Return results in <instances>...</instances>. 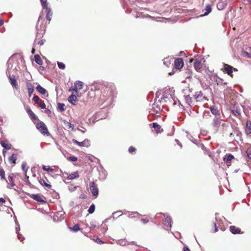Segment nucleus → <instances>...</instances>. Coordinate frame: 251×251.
I'll return each instance as SVG.
<instances>
[{"label": "nucleus", "mask_w": 251, "mask_h": 251, "mask_svg": "<svg viewBox=\"0 0 251 251\" xmlns=\"http://www.w3.org/2000/svg\"><path fill=\"white\" fill-rule=\"evenodd\" d=\"M95 96L98 95L100 92V96L99 98V104L102 106L101 108H108L112 106L115 97L116 88L113 84L105 82L98 87L94 86Z\"/></svg>", "instance_id": "1"}, {"label": "nucleus", "mask_w": 251, "mask_h": 251, "mask_svg": "<svg viewBox=\"0 0 251 251\" xmlns=\"http://www.w3.org/2000/svg\"><path fill=\"white\" fill-rule=\"evenodd\" d=\"M174 92L170 89L166 90L163 97L158 100L159 102L165 103L167 102L170 98L173 99V94Z\"/></svg>", "instance_id": "2"}, {"label": "nucleus", "mask_w": 251, "mask_h": 251, "mask_svg": "<svg viewBox=\"0 0 251 251\" xmlns=\"http://www.w3.org/2000/svg\"><path fill=\"white\" fill-rule=\"evenodd\" d=\"M37 129L43 134L49 136L50 135L46 125L42 122L38 123L36 125Z\"/></svg>", "instance_id": "3"}, {"label": "nucleus", "mask_w": 251, "mask_h": 251, "mask_svg": "<svg viewBox=\"0 0 251 251\" xmlns=\"http://www.w3.org/2000/svg\"><path fill=\"white\" fill-rule=\"evenodd\" d=\"M89 189L93 196L97 197L98 196L99 190L94 181L90 182Z\"/></svg>", "instance_id": "4"}, {"label": "nucleus", "mask_w": 251, "mask_h": 251, "mask_svg": "<svg viewBox=\"0 0 251 251\" xmlns=\"http://www.w3.org/2000/svg\"><path fill=\"white\" fill-rule=\"evenodd\" d=\"M72 142L74 144H76L78 146H79V147H88L90 146V142L87 139H85L82 142H78L76 140L73 139L72 140Z\"/></svg>", "instance_id": "5"}, {"label": "nucleus", "mask_w": 251, "mask_h": 251, "mask_svg": "<svg viewBox=\"0 0 251 251\" xmlns=\"http://www.w3.org/2000/svg\"><path fill=\"white\" fill-rule=\"evenodd\" d=\"M6 74L7 76L8 77L10 84H11L12 87L17 89L18 88V86L17 80L15 78V76L14 75H11L9 72H6Z\"/></svg>", "instance_id": "6"}, {"label": "nucleus", "mask_w": 251, "mask_h": 251, "mask_svg": "<svg viewBox=\"0 0 251 251\" xmlns=\"http://www.w3.org/2000/svg\"><path fill=\"white\" fill-rule=\"evenodd\" d=\"M221 121L222 120L220 117H215L213 119L211 126L216 130H217L220 127Z\"/></svg>", "instance_id": "7"}, {"label": "nucleus", "mask_w": 251, "mask_h": 251, "mask_svg": "<svg viewBox=\"0 0 251 251\" xmlns=\"http://www.w3.org/2000/svg\"><path fill=\"white\" fill-rule=\"evenodd\" d=\"M184 65L183 60L181 58H178L175 59L174 62V67L176 69L180 70Z\"/></svg>", "instance_id": "8"}, {"label": "nucleus", "mask_w": 251, "mask_h": 251, "mask_svg": "<svg viewBox=\"0 0 251 251\" xmlns=\"http://www.w3.org/2000/svg\"><path fill=\"white\" fill-rule=\"evenodd\" d=\"M233 67L232 66L225 64V67L223 69V70L225 73H226L228 75L232 76L233 75Z\"/></svg>", "instance_id": "9"}, {"label": "nucleus", "mask_w": 251, "mask_h": 251, "mask_svg": "<svg viewBox=\"0 0 251 251\" xmlns=\"http://www.w3.org/2000/svg\"><path fill=\"white\" fill-rule=\"evenodd\" d=\"M194 66L195 69L197 72H200L201 68L202 66V63L201 62V60L196 59L194 62Z\"/></svg>", "instance_id": "10"}, {"label": "nucleus", "mask_w": 251, "mask_h": 251, "mask_svg": "<svg viewBox=\"0 0 251 251\" xmlns=\"http://www.w3.org/2000/svg\"><path fill=\"white\" fill-rule=\"evenodd\" d=\"M36 90L41 94L43 95L46 96L47 97H48L49 93L48 91L44 88L43 87H42L40 84H38L36 88Z\"/></svg>", "instance_id": "11"}, {"label": "nucleus", "mask_w": 251, "mask_h": 251, "mask_svg": "<svg viewBox=\"0 0 251 251\" xmlns=\"http://www.w3.org/2000/svg\"><path fill=\"white\" fill-rule=\"evenodd\" d=\"M172 219L170 216L167 215L166 217L163 220V224L164 226L171 227H172Z\"/></svg>", "instance_id": "12"}, {"label": "nucleus", "mask_w": 251, "mask_h": 251, "mask_svg": "<svg viewBox=\"0 0 251 251\" xmlns=\"http://www.w3.org/2000/svg\"><path fill=\"white\" fill-rule=\"evenodd\" d=\"M30 197L38 202H46V201L43 200L42 197L39 194H32L31 195Z\"/></svg>", "instance_id": "13"}, {"label": "nucleus", "mask_w": 251, "mask_h": 251, "mask_svg": "<svg viewBox=\"0 0 251 251\" xmlns=\"http://www.w3.org/2000/svg\"><path fill=\"white\" fill-rule=\"evenodd\" d=\"M75 88L73 89V91L78 93L77 89L81 90L83 88V82L79 80L75 81Z\"/></svg>", "instance_id": "14"}, {"label": "nucleus", "mask_w": 251, "mask_h": 251, "mask_svg": "<svg viewBox=\"0 0 251 251\" xmlns=\"http://www.w3.org/2000/svg\"><path fill=\"white\" fill-rule=\"evenodd\" d=\"M161 103V102H159L158 100H157V99L155 98L154 99V103L153 104L152 109H155V110L156 111H157L158 110H159V111L161 110V106L160 104V103Z\"/></svg>", "instance_id": "15"}, {"label": "nucleus", "mask_w": 251, "mask_h": 251, "mask_svg": "<svg viewBox=\"0 0 251 251\" xmlns=\"http://www.w3.org/2000/svg\"><path fill=\"white\" fill-rule=\"evenodd\" d=\"M230 231L233 234H239L241 232V229L237 228L234 226H231L229 227Z\"/></svg>", "instance_id": "16"}, {"label": "nucleus", "mask_w": 251, "mask_h": 251, "mask_svg": "<svg viewBox=\"0 0 251 251\" xmlns=\"http://www.w3.org/2000/svg\"><path fill=\"white\" fill-rule=\"evenodd\" d=\"M209 109L210 110L211 113L214 115H220V112L219 111V110L218 109L217 107H216L215 106H214V105H212V106H211L210 107H209Z\"/></svg>", "instance_id": "17"}, {"label": "nucleus", "mask_w": 251, "mask_h": 251, "mask_svg": "<svg viewBox=\"0 0 251 251\" xmlns=\"http://www.w3.org/2000/svg\"><path fill=\"white\" fill-rule=\"evenodd\" d=\"M234 158V156L231 154L228 153L226 154L224 157L223 160L226 161V163H230L233 159Z\"/></svg>", "instance_id": "18"}, {"label": "nucleus", "mask_w": 251, "mask_h": 251, "mask_svg": "<svg viewBox=\"0 0 251 251\" xmlns=\"http://www.w3.org/2000/svg\"><path fill=\"white\" fill-rule=\"evenodd\" d=\"M245 132L247 135L251 134V121H247L245 128Z\"/></svg>", "instance_id": "19"}, {"label": "nucleus", "mask_w": 251, "mask_h": 251, "mask_svg": "<svg viewBox=\"0 0 251 251\" xmlns=\"http://www.w3.org/2000/svg\"><path fill=\"white\" fill-rule=\"evenodd\" d=\"M26 86L28 89V96L30 97L34 92V88L33 85L29 82L26 83Z\"/></svg>", "instance_id": "20"}, {"label": "nucleus", "mask_w": 251, "mask_h": 251, "mask_svg": "<svg viewBox=\"0 0 251 251\" xmlns=\"http://www.w3.org/2000/svg\"><path fill=\"white\" fill-rule=\"evenodd\" d=\"M203 11H205L204 14L201 15V17L205 16L208 15L212 11L211 7L210 5H207L204 9L203 10Z\"/></svg>", "instance_id": "21"}, {"label": "nucleus", "mask_w": 251, "mask_h": 251, "mask_svg": "<svg viewBox=\"0 0 251 251\" xmlns=\"http://www.w3.org/2000/svg\"><path fill=\"white\" fill-rule=\"evenodd\" d=\"M122 215V212L121 211H117L116 212H115L114 213H113V215L112 216L110 217V218H107L103 222V223H106V222H107L108 221V220L111 219L112 217L113 218V219H115V216H116L117 217H119L120 216H121Z\"/></svg>", "instance_id": "22"}, {"label": "nucleus", "mask_w": 251, "mask_h": 251, "mask_svg": "<svg viewBox=\"0 0 251 251\" xmlns=\"http://www.w3.org/2000/svg\"><path fill=\"white\" fill-rule=\"evenodd\" d=\"M231 113L233 115L236 116H239L241 115L240 109V108H237V107H233L231 109Z\"/></svg>", "instance_id": "23"}, {"label": "nucleus", "mask_w": 251, "mask_h": 251, "mask_svg": "<svg viewBox=\"0 0 251 251\" xmlns=\"http://www.w3.org/2000/svg\"><path fill=\"white\" fill-rule=\"evenodd\" d=\"M79 176V174L77 171L74 172L73 173L70 174L68 177L67 179L69 180H72L73 179L77 178Z\"/></svg>", "instance_id": "24"}, {"label": "nucleus", "mask_w": 251, "mask_h": 251, "mask_svg": "<svg viewBox=\"0 0 251 251\" xmlns=\"http://www.w3.org/2000/svg\"><path fill=\"white\" fill-rule=\"evenodd\" d=\"M45 9H46V12H47L46 18L50 22V20L51 19V17L52 15V13L51 12V9H50V8H49L48 7L45 8Z\"/></svg>", "instance_id": "25"}, {"label": "nucleus", "mask_w": 251, "mask_h": 251, "mask_svg": "<svg viewBox=\"0 0 251 251\" xmlns=\"http://www.w3.org/2000/svg\"><path fill=\"white\" fill-rule=\"evenodd\" d=\"M68 100L73 105H75V102L77 100V98L75 95H72L69 97Z\"/></svg>", "instance_id": "26"}, {"label": "nucleus", "mask_w": 251, "mask_h": 251, "mask_svg": "<svg viewBox=\"0 0 251 251\" xmlns=\"http://www.w3.org/2000/svg\"><path fill=\"white\" fill-rule=\"evenodd\" d=\"M38 180L41 185H42V186H45L49 189H51V185L50 184L46 183V180L45 179L40 178V179H38Z\"/></svg>", "instance_id": "27"}, {"label": "nucleus", "mask_w": 251, "mask_h": 251, "mask_svg": "<svg viewBox=\"0 0 251 251\" xmlns=\"http://www.w3.org/2000/svg\"><path fill=\"white\" fill-rule=\"evenodd\" d=\"M26 112L30 116V118L33 120H36L37 119V117L35 115V114L32 111L30 108H27L26 109Z\"/></svg>", "instance_id": "28"}, {"label": "nucleus", "mask_w": 251, "mask_h": 251, "mask_svg": "<svg viewBox=\"0 0 251 251\" xmlns=\"http://www.w3.org/2000/svg\"><path fill=\"white\" fill-rule=\"evenodd\" d=\"M234 134L236 135V139H240L241 138L242 133L239 130L238 128L236 127L233 129Z\"/></svg>", "instance_id": "29"}, {"label": "nucleus", "mask_w": 251, "mask_h": 251, "mask_svg": "<svg viewBox=\"0 0 251 251\" xmlns=\"http://www.w3.org/2000/svg\"><path fill=\"white\" fill-rule=\"evenodd\" d=\"M184 99L186 103L189 106H191V104L192 103V99L189 96V95H185Z\"/></svg>", "instance_id": "30"}, {"label": "nucleus", "mask_w": 251, "mask_h": 251, "mask_svg": "<svg viewBox=\"0 0 251 251\" xmlns=\"http://www.w3.org/2000/svg\"><path fill=\"white\" fill-rule=\"evenodd\" d=\"M34 58H35V61L37 64L40 65H42L43 61L42 60L39 55H38V54L35 55Z\"/></svg>", "instance_id": "31"}, {"label": "nucleus", "mask_w": 251, "mask_h": 251, "mask_svg": "<svg viewBox=\"0 0 251 251\" xmlns=\"http://www.w3.org/2000/svg\"><path fill=\"white\" fill-rule=\"evenodd\" d=\"M0 145L1 146L6 150H10L11 148V145L10 144H6L4 141H1Z\"/></svg>", "instance_id": "32"}, {"label": "nucleus", "mask_w": 251, "mask_h": 251, "mask_svg": "<svg viewBox=\"0 0 251 251\" xmlns=\"http://www.w3.org/2000/svg\"><path fill=\"white\" fill-rule=\"evenodd\" d=\"M69 229L75 232L79 230H81V229L79 227V225L78 224H75L73 227H69Z\"/></svg>", "instance_id": "33"}, {"label": "nucleus", "mask_w": 251, "mask_h": 251, "mask_svg": "<svg viewBox=\"0 0 251 251\" xmlns=\"http://www.w3.org/2000/svg\"><path fill=\"white\" fill-rule=\"evenodd\" d=\"M17 154H13L9 158V161L11 163L15 164L17 160Z\"/></svg>", "instance_id": "34"}, {"label": "nucleus", "mask_w": 251, "mask_h": 251, "mask_svg": "<svg viewBox=\"0 0 251 251\" xmlns=\"http://www.w3.org/2000/svg\"><path fill=\"white\" fill-rule=\"evenodd\" d=\"M26 162H23L22 163V170L25 173V176H26V174H27V171L28 170V167H26Z\"/></svg>", "instance_id": "35"}, {"label": "nucleus", "mask_w": 251, "mask_h": 251, "mask_svg": "<svg viewBox=\"0 0 251 251\" xmlns=\"http://www.w3.org/2000/svg\"><path fill=\"white\" fill-rule=\"evenodd\" d=\"M140 216H141V215L140 214H139L138 212H132L129 213L128 216L130 218H133L137 217Z\"/></svg>", "instance_id": "36"}, {"label": "nucleus", "mask_w": 251, "mask_h": 251, "mask_svg": "<svg viewBox=\"0 0 251 251\" xmlns=\"http://www.w3.org/2000/svg\"><path fill=\"white\" fill-rule=\"evenodd\" d=\"M14 177V175L13 174L9 175L8 176V179L11 187H13L15 185V184L12 181V179Z\"/></svg>", "instance_id": "37"}, {"label": "nucleus", "mask_w": 251, "mask_h": 251, "mask_svg": "<svg viewBox=\"0 0 251 251\" xmlns=\"http://www.w3.org/2000/svg\"><path fill=\"white\" fill-rule=\"evenodd\" d=\"M95 210V205L92 203L89 207L88 212L89 214H92L94 212Z\"/></svg>", "instance_id": "38"}, {"label": "nucleus", "mask_w": 251, "mask_h": 251, "mask_svg": "<svg viewBox=\"0 0 251 251\" xmlns=\"http://www.w3.org/2000/svg\"><path fill=\"white\" fill-rule=\"evenodd\" d=\"M57 105L58 109L61 112L64 111L65 110V104L64 103L58 102L57 103Z\"/></svg>", "instance_id": "39"}, {"label": "nucleus", "mask_w": 251, "mask_h": 251, "mask_svg": "<svg viewBox=\"0 0 251 251\" xmlns=\"http://www.w3.org/2000/svg\"><path fill=\"white\" fill-rule=\"evenodd\" d=\"M42 169L43 170L46 171L48 172H52L53 171V169L51 167H49L48 168H47L45 165L42 166Z\"/></svg>", "instance_id": "40"}, {"label": "nucleus", "mask_w": 251, "mask_h": 251, "mask_svg": "<svg viewBox=\"0 0 251 251\" xmlns=\"http://www.w3.org/2000/svg\"><path fill=\"white\" fill-rule=\"evenodd\" d=\"M57 63L58 67L59 69H62V70H64L65 69L66 66L63 63L57 61Z\"/></svg>", "instance_id": "41"}, {"label": "nucleus", "mask_w": 251, "mask_h": 251, "mask_svg": "<svg viewBox=\"0 0 251 251\" xmlns=\"http://www.w3.org/2000/svg\"><path fill=\"white\" fill-rule=\"evenodd\" d=\"M76 186H75L73 184H70L68 186V189L70 192H74L76 190Z\"/></svg>", "instance_id": "42"}, {"label": "nucleus", "mask_w": 251, "mask_h": 251, "mask_svg": "<svg viewBox=\"0 0 251 251\" xmlns=\"http://www.w3.org/2000/svg\"><path fill=\"white\" fill-rule=\"evenodd\" d=\"M100 175L103 179H105L107 176V174L105 170H102Z\"/></svg>", "instance_id": "43"}, {"label": "nucleus", "mask_w": 251, "mask_h": 251, "mask_svg": "<svg viewBox=\"0 0 251 251\" xmlns=\"http://www.w3.org/2000/svg\"><path fill=\"white\" fill-rule=\"evenodd\" d=\"M41 3V5L43 8L47 7V0H40Z\"/></svg>", "instance_id": "44"}, {"label": "nucleus", "mask_w": 251, "mask_h": 251, "mask_svg": "<svg viewBox=\"0 0 251 251\" xmlns=\"http://www.w3.org/2000/svg\"><path fill=\"white\" fill-rule=\"evenodd\" d=\"M15 223H16V226L15 227V230H16V233H19V231H20V225L18 224L17 223V220H16V218H15Z\"/></svg>", "instance_id": "45"}, {"label": "nucleus", "mask_w": 251, "mask_h": 251, "mask_svg": "<svg viewBox=\"0 0 251 251\" xmlns=\"http://www.w3.org/2000/svg\"><path fill=\"white\" fill-rule=\"evenodd\" d=\"M33 100L36 103H39L41 101V100H40L39 97L36 95H35L33 97Z\"/></svg>", "instance_id": "46"}, {"label": "nucleus", "mask_w": 251, "mask_h": 251, "mask_svg": "<svg viewBox=\"0 0 251 251\" xmlns=\"http://www.w3.org/2000/svg\"><path fill=\"white\" fill-rule=\"evenodd\" d=\"M152 127L157 129H160L161 128V126L158 125L157 123H152Z\"/></svg>", "instance_id": "47"}, {"label": "nucleus", "mask_w": 251, "mask_h": 251, "mask_svg": "<svg viewBox=\"0 0 251 251\" xmlns=\"http://www.w3.org/2000/svg\"><path fill=\"white\" fill-rule=\"evenodd\" d=\"M36 39H35L34 40V43H33V48L32 49V50H31V53L32 54H34L35 52V48H36Z\"/></svg>", "instance_id": "48"}, {"label": "nucleus", "mask_w": 251, "mask_h": 251, "mask_svg": "<svg viewBox=\"0 0 251 251\" xmlns=\"http://www.w3.org/2000/svg\"><path fill=\"white\" fill-rule=\"evenodd\" d=\"M94 240L98 244H102L104 243V242L102 241V240H101L100 239V238H99L98 237H96V239H94Z\"/></svg>", "instance_id": "49"}, {"label": "nucleus", "mask_w": 251, "mask_h": 251, "mask_svg": "<svg viewBox=\"0 0 251 251\" xmlns=\"http://www.w3.org/2000/svg\"><path fill=\"white\" fill-rule=\"evenodd\" d=\"M0 176H1V179L6 180L5 177V172L3 169H1V171L0 174Z\"/></svg>", "instance_id": "50"}, {"label": "nucleus", "mask_w": 251, "mask_h": 251, "mask_svg": "<svg viewBox=\"0 0 251 251\" xmlns=\"http://www.w3.org/2000/svg\"><path fill=\"white\" fill-rule=\"evenodd\" d=\"M39 106L41 109H44L46 108V104L44 101H41L39 103Z\"/></svg>", "instance_id": "51"}, {"label": "nucleus", "mask_w": 251, "mask_h": 251, "mask_svg": "<svg viewBox=\"0 0 251 251\" xmlns=\"http://www.w3.org/2000/svg\"><path fill=\"white\" fill-rule=\"evenodd\" d=\"M45 42V39H42L39 41H37V40H36V46L37 45L42 46L44 44Z\"/></svg>", "instance_id": "52"}, {"label": "nucleus", "mask_w": 251, "mask_h": 251, "mask_svg": "<svg viewBox=\"0 0 251 251\" xmlns=\"http://www.w3.org/2000/svg\"><path fill=\"white\" fill-rule=\"evenodd\" d=\"M25 176V184L28 186H30L31 183L29 180V176L26 175V176Z\"/></svg>", "instance_id": "53"}, {"label": "nucleus", "mask_w": 251, "mask_h": 251, "mask_svg": "<svg viewBox=\"0 0 251 251\" xmlns=\"http://www.w3.org/2000/svg\"><path fill=\"white\" fill-rule=\"evenodd\" d=\"M136 149L132 146H130L128 149V151L130 153H133L135 151Z\"/></svg>", "instance_id": "54"}, {"label": "nucleus", "mask_w": 251, "mask_h": 251, "mask_svg": "<svg viewBox=\"0 0 251 251\" xmlns=\"http://www.w3.org/2000/svg\"><path fill=\"white\" fill-rule=\"evenodd\" d=\"M96 227V226L95 225L94 222H90V226L89 227V228L90 229H93Z\"/></svg>", "instance_id": "55"}, {"label": "nucleus", "mask_w": 251, "mask_h": 251, "mask_svg": "<svg viewBox=\"0 0 251 251\" xmlns=\"http://www.w3.org/2000/svg\"><path fill=\"white\" fill-rule=\"evenodd\" d=\"M69 160L71 161L75 162L77 161V158L75 156H72L69 157Z\"/></svg>", "instance_id": "56"}, {"label": "nucleus", "mask_w": 251, "mask_h": 251, "mask_svg": "<svg viewBox=\"0 0 251 251\" xmlns=\"http://www.w3.org/2000/svg\"><path fill=\"white\" fill-rule=\"evenodd\" d=\"M17 234L18 239L20 240L21 241H23L24 239V236L20 234V233H17Z\"/></svg>", "instance_id": "57"}, {"label": "nucleus", "mask_w": 251, "mask_h": 251, "mask_svg": "<svg viewBox=\"0 0 251 251\" xmlns=\"http://www.w3.org/2000/svg\"><path fill=\"white\" fill-rule=\"evenodd\" d=\"M202 93L201 92H200L198 94L196 93L194 96H195V99H197L199 98H200V97L202 96Z\"/></svg>", "instance_id": "58"}, {"label": "nucleus", "mask_w": 251, "mask_h": 251, "mask_svg": "<svg viewBox=\"0 0 251 251\" xmlns=\"http://www.w3.org/2000/svg\"><path fill=\"white\" fill-rule=\"evenodd\" d=\"M141 221L144 224H147L149 222V220L146 219H141Z\"/></svg>", "instance_id": "59"}, {"label": "nucleus", "mask_w": 251, "mask_h": 251, "mask_svg": "<svg viewBox=\"0 0 251 251\" xmlns=\"http://www.w3.org/2000/svg\"><path fill=\"white\" fill-rule=\"evenodd\" d=\"M175 141L176 142V143H177V144L178 145H179V146L180 147V148H182V145L181 143H180V142H179V141L177 139H176V140H175Z\"/></svg>", "instance_id": "60"}, {"label": "nucleus", "mask_w": 251, "mask_h": 251, "mask_svg": "<svg viewBox=\"0 0 251 251\" xmlns=\"http://www.w3.org/2000/svg\"><path fill=\"white\" fill-rule=\"evenodd\" d=\"M214 232H216L218 231V227L217 226L216 224L215 223H214Z\"/></svg>", "instance_id": "61"}, {"label": "nucleus", "mask_w": 251, "mask_h": 251, "mask_svg": "<svg viewBox=\"0 0 251 251\" xmlns=\"http://www.w3.org/2000/svg\"><path fill=\"white\" fill-rule=\"evenodd\" d=\"M183 251H190L189 248L187 246H184L183 248Z\"/></svg>", "instance_id": "62"}, {"label": "nucleus", "mask_w": 251, "mask_h": 251, "mask_svg": "<svg viewBox=\"0 0 251 251\" xmlns=\"http://www.w3.org/2000/svg\"><path fill=\"white\" fill-rule=\"evenodd\" d=\"M4 121L3 118L0 116V125H1L3 124Z\"/></svg>", "instance_id": "63"}, {"label": "nucleus", "mask_w": 251, "mask_h": 251, "mask_svg": "<svg viewBox=\"0 0 251 251\" xmlns=\"http://www.w3.org/2000/svg\"><path fill=\"white\" fill-rule=\"evenodd\" d=\"M79 198L84 199L86 198V196H85V195L84 194H81L79 196Z\"/></svg>", "instance_id": "64"}]
</instances>
